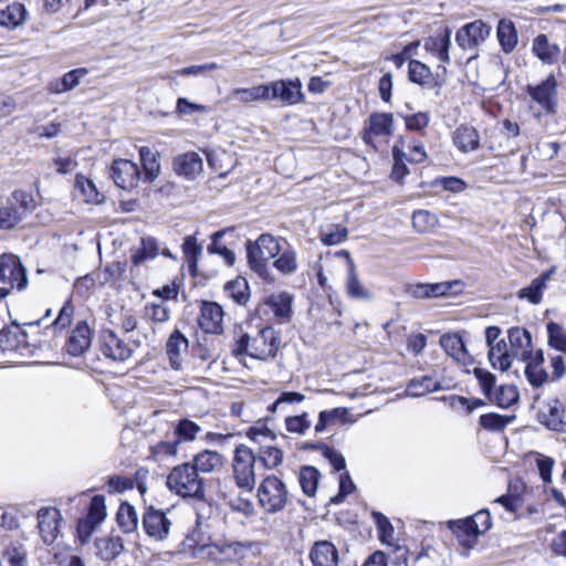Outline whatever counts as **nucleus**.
Masks as SVG:
<instances>
[{
    "mask_svg": "<svg viewBox=\"0 0 566 566\" xmlns=\"http://www.w3.org/2000/svg\"><path fill=\"white\" fill-rule=\"evenodd\" d=\"M166 484L178 496L196 500L206 497L205 480L196 472L190 462L174 467L167 475Z\"/></svg>",
    "mask_w": 566,
    "mask_h": 566,
    "instance_id": "nucleus-1",
    "label": "nucleus"
},
{
    "mask_svg": "<svg viewBox=\"0 0 566 566\" xmlns=\"http://www.w3.org/2000/svg\"><path fill=\"white\" fill-rule=\"evenodd\" d=\"M289 500V491L285 483L274 474H269L261 481L258 488V501L266 513L282 511Z\"/></svg>",
    "mask_w": 566,
    "mask_h": 566,
    "instance_id": "nucleus-2",
    "label": "nucleus"
},
{
    "mask_svg": "<svg viewBox=\"0 0 566 566\" xmlns=\"http://www.w3.org/2000/svg\"><path fill=\"white\" fill-rule=\"evenodd\" d=\"M250 544L238 541H219L196 548L195 555L214 564H224L243 558Z\"/></svg>",
    "mask_w": 566,
    "mask_h": 566,
    "instance_id": "nucleus-3",
    "label": "nucleus"
},
{
    "mask_svg": "<svg viewBox=\"0 0 566 566\" xmlns=\"http://www.w3.org/2000/svg\"><path fill=\"white\" fill-rule=\"evenodd\" d=\"M282 244L270 233H262L254 242L247 244V256L250 268L262 275L266 272V263L281 251Z\"/></svg>",
    "mask_w": 566,
    "mask_h": 566,
    "instance_id": "nucleus-4",
    "label": "nucleus"
},
{
    "mask_svg": "<svg viewBox=\"0 0 566 566\" xmlns=\"http://www.w3.org/2000/svg\"><path fill=\"white\" fill-rule=\"evenodd\" d=\"M255 462L256 457L250 448L244 444H240L235 448L232 462V474L239 489L248 492H251L254 489Z\"/></svg>",
    "mask_w": 566,
    "mask_h": 566,
    "instance_id": "nucleus-5",
    "label": "nucleus"
},
{
    "mask_svg": "<svg viewBox=\"0 0 566 566\" xmlns=\"http://www.w3.org/2000/svg\"><path fill=\"white\" fill-rule=\"evenodd\" d=\"M0 281L10 287L15 286L19 291L27 286L25 269L15 255L2 254L0 256Z\"/></svg>",
    "mask_w": 566,
    "mask_h": 566,
    "instance_id": "nucleus-6",
    "label": "nucleus"
},
{
    "mask_svg": "<svg viewBox=\"0 0 566 566\" xmlns=\"http://www.w3.org/2000/svg\"><path fill=\"white\" fill-rule=\"evenodd\" d=\"M251 357L265 360L276 355L280 346V337L277 332L268 326L258 332L252 337L251 345Z\"/></svg>",
    "mask_w": 566,
    "mask_h": 566,
    "instance_id": "nucleus-7",
    "label": "nucleus"
},
{
    "mask_svg": "<svg viewBox=\"0 0 566 566\" xmlns=\"http://www.w3.org/2000/svg\"><path fill=\"white\" fill-rule=\"evenodd\" d=\"M269 101H281L284 104L294 105L303 99L302 84L295 81H273L266 84Z\"/></svg>",
    "mask_w": 566,
    "mask_h": 566,
    "instance_id": "nucleus-8",
    "label": "nucleus"
},
{
    "mask_svg": "<svg viewBox=\"0 0 566 566\" xmlns=\"http://www.w3.org/2000/svg\"><path fill=\"white\" fill-rule=\"evenodd\" d=\"M491 28L481 20H475L460 28L455 34V41L463 50H474L490 34Z\"/></svg>",
    "mask_w": 566,
    "mask_h": 566,
    "instance_id": "nucleus-9",
    "label": "nucleus"
},
{
    "mask_svg": "<svg viewBox=\"0 0 566 566\" xmlns=\"http://www.w3.org/2000/svg\"><path fill=\"white\" fill-rule=\"evenodd\" d=\"M556 88V78L554 75H549L538 85H528L527 93L546 113H555L557 106Z\"/></svg>",
    "mask_w": 566,
    "mask_h": 566,
    "instance_id": "nucleus-10",
    "label": "nucleus"
},
{
    "mask_svg": "<svg viewBox=\"0 0 566 566\" xmlns=\"http://www.w3.org/2000/svg\"><path fill=\"white\" fill-rule=\"evenodd\" d=\"M39 534L44 544L51 545L60 533L62 515L55 507H41L36 514Z\"/></svg>",
    "mask_w": 566,
    "mask_h": 566,
    "instance_id": "nucleus-11",
    "label": "nucleus"
},
{
    "mask_svg": "<svg viewBox=\"0 0 566 566\" xmlns=\"http://www.w3.org/2000/svg\"><path fill=\"white\" fill-rule=\"evenodd\" d=\"M310 558L313 566H356L355 563L346 564L340 558L336 546L329 541H317L311 548Z\"/></svg>",
    "mask_w": 566,
    "mask_h": 566,
    "instance_id": "nucleus-12",
    "label": "nucleus"
},
{
    "mask_svg": "<svg viewBox=\"0 0 566 566\" xmlns=\"http://www.w3.org/2000/svg\"><path fill=\"white\" fill-rule=\"evenodd\" d=\"M171 522L166 513L154 507H148L143 515V528L155 541L167 538Z\"/></svg>",
    "mask_w": 566,
    "mask_h": 566,
    "instance_id": "nucleus-13",
    "label": "nucleus"
},
{
    "mask_svg": "<svg viewBox=\"0 0 566 566\" xmlns=\"http://www.w3.org/2000/svg\"><path fill=\"white\" fill-rule=\"evenodd\" d=\"M111 171L115 185L124 190L135 188L140 177L138 166L128 159L114 160Z\"/></svg>",
    "mask_w": 566,
    "mask_h": 566,
    "instance_id": "nucleus-14",
    "label": "nucleus"
},
{
    "mask_svg": "<svg viewBox=\"0 0 566 566\" xmlns=\"http://www.w3.org/2000/svg\"><path fill=\"white\" fill-rule=\"evenodd\" d=\"M101 350L106 357L117 361H125L133 355L128 343L111 329H104L101 334Z\"/></svg>",
    "mask_w": 566,
    "mask_h": 566,
    "instance_id": "nucleus-15",
    "label": "nucleus"
},
{
    "mask_svg": "<svg viewBox=\"0 0 566 566\" xmlns=\"http://www.w3.org/2000/svg\"><path fill=\"white\" fill-rule=\"evenodd\" d=\"M293 296L287 292L271 294L259 307L260 313L272 312L280 323L289 322L292 314Z\"/></svg>",
    "mask_w": 566,
    "mask_h": 566,
    "instance_id": "nucleus-16",
    "label": "nucleus"
},
{
    "mask_svg": "<svg viewBox=\"0 0 566 566\" xmlns=\"http://www.w3.org/2000/svg\"><path fill=\"white\" fill-rule=\"evenodd\" d=\"M198 324L205 333L221 334L223 332L222 307L216 302H202Z\"/></svg>",
    "mask_w": 566,
    "mask_h": 566,
    "instance_id": "nucleus-17",
    "label": "nucleus"
},
{
    "mask_svg": "<svg viewBox=\"0 0 566 566\" xmlns=\"http://www.w3.org/2000/svg\"><path fill=\"white\" fill-rule=\"evenodd\" d=\"M565 407L558 399L546 402L538 412V420L551 430L566 432Z\"/></svg>",
    "mask_w": 566,
    "mask_h": 566,
    "instance_id": "nucleus-18",
    "label": "nucleus"
},
{
    "mask_svg": "<svg viewBox=\"0 0 566 566\" xmlns=\"http://www.w3.org/2000/svg\"><path fill=\"white\" fill-rule=\"evenodd\" d=\"M338 255H343L346 259L347 264V277H346V293L350 298L369 301L371 298V293L365 287V285L360 282L355 263L350 258L349 252L343 250L338 253Z\"/></svg>",
    "mask_w": 566,
    "mask_h": 566,
    "instance_id": "nucleus-19",
    "label": "nucleus"
},
{
    "mask_svg": "<svg viewBox=\"0 0 566 566\" xmlns=\"http://www.w3.org/2000/svg\"><path fill=\"white\" fill-rule=\"evenodd\" d=\"M93 333L86 322L81 321L69 336L65 349L76 357L83 355L91 346Z\"/></svg>",
    "mask_w": 566,
    "mask_h": 566,
    "instance_id": "nucleus-20",
    "label": "nucleus"
},
{
    "mask_svg": "<svg viewBox=\"0 0 566 566\" xmlns=\"http://www.w3.org/2000/svg\"><path fill=\"white\" fill-rule=\"evenodd\" d=\"M440 345L443 350L457 363L468 366L473 364V357L468 352L463 339L457 333H448L441 336Z\"/></svg>",
    "mask_w": 566,
    "mask_h": 566,
    "instance_id": "nucleus-21",
    "label": "nucleus"
},
{
    "mask_svg": "<svg viewBox=\"0 0 566 566\" xmlns=\"http://www.w3.org/2000/svg\"><path fill=\"white\" fill-rule=\"evenodd\" d=\"M394 133V118L388 113H374L369 116V126L365 130L363 139L366 144H373L374 136H390Z\"/></svg>",
    "mask_w": 566,
    "mask_h": 566,
    "instance_id": "nucleus-22",
    "label": "nucleus"
},
{
    "mask_svg": "<svg viewBox=\"0 0 566 566\" xmlns=\"http://www.w3.org/2000/svg\"><path fill=\"white\" fill-rule=\"evenodd\" d=\"M96 556L105 562L114 560L124 551L123 538L114 533L105 534L95 539Z\"/></svg>",
    "mask_w": 566,
    "mask_h": 566,
    "instance_id": "nucleus-23",
    "label": "nucleus"
},
{
    "mask_svg": "<svg viewBox=\"0 0 566 566\" xmlns=\"http://www.w3.org/2000/svg\"><path fill=\"white\" fill-rule=\"evenodd\" d=\"M533 54L546 65L555 64L560 55V49L556 43L549 42L546 34H538L532 42Z\"/></svg>",
    "mask_w": 566,
    "mask_h": 566,
    "instance_id": "nucleus-24",
    "label": "nucleus"
},
{
    "mask_svg": "<svg viewBox=\"0 0 566 566\" xmlns=\"http://www.w3.org/2000/svg\"><path fill=\"white\" fill-rule=\"evenodd\" d=\"M454 284H457V282L410 284L407 286L406 292L415 298L440 297L448 295Z\"/></svg>",
    "mask_w": 566,
    "mask_h": 566,
    "instance_id": "nucleus-25",
    "label": "nucleus"
},
{
    "mask_svg": "<svg viewBox=\"0 0 566 566\" xmlns=\"http://www.w3.org/2000/svg\"><path fill=\"white\" fill-rule=\"evenodd\" d=\"M187 350L188 339L179 329H175L166 343V353L171 368L180 369L182 357Z\"/></svg>",
    "mask_w": 566,
    "mask_h": 566,
    "instance_id": "nucleus-26",
    "label": "nucleus"
},
{
    "mask_svg": "<svg viewBox=\"0 0 566 566\" xmlns=\"http://www.w3.org/2000/svg\"><path fill=\"white\" fill-rule=\"evenodd\" d=\"M159 253V247L157 240L147 237L140 240V245L132 254V266L130 272L134 275L139 271L140 265L147 261L154 260Z\"/></svg>",
    "mask_w": 566,
    "mask_h": 566,
    "instance_id": "nucleus-27",
    "label": "nucleus"
},
{
    "mask_svg": "<svg viewBox=\"0 0 566 566\" xmlns=\"http://www.w3.org/2000/svg\"><path fill=\"white\" fill-rule=\"evenodd\" d=\"M553 273L554 269H551L532 280L528 286L517 292V297L520 300H527L532 304H539Z\"/></svg>",
    "mask_w": 566,
    "mask_h": 566,
    "instance_id": "nucleus-28",
    "label": "nucleus"
},
{
    "mask_svg": "<svg viewBox=\"0 0 566 566\" xmlns=\"http://www.w3.org/2000/svg\"><path fill=\"white\" fill-rule=\"evenodd\" d=\"M509 342L511 355H513L514 358L520 360L521 358H527L525 355L528 354L530 348L533 347L532 336L527 329L512 327L509 331Z\"/></svg>",
    "mask_w": 566,
    "mask_h": 566,
    "instance_id": "nucleus-29",
    "label": "nucleus"
},
{
    "mask_svg": "<svg viewBox=\"0 0 566 566\" xmlns=\"http://www.w3.org/2000/svg\"><path fill=\"white\" fill-rule=\"evenodd\" d=\"M175 171L187 178H195L202 170V159L193 151L177 156L174 159Z\"/></svg>",
    "mask_w": 566,
    "mask_h": 566,
    "instance_id": "nucleus-30",
    "label": "nucleus"
},
{
    "mask_svg": "<svg viewBox=\"0 0 566 566\" xmlns=\"http://www.w3.org/2000/svg\"><path fill=\"white\" fill-rule=\"evenodd\" d=\"M451 45V29L446 28L443 33L430 36L424 42V49L443 62L449 63V49Z\"/></svg>",
    "mask_w": 566,
    "mask_h": 566,
    "instance_id": "nucleus-31",
    "label": "nucleus"
},
{
    "mask_svg": "<svg viewBox=\"0 0 566 566\" xmlns=\"http://www.w3.org/2000/svg\"><path fill=\"white\" fill-rule=\"evenodd\" d=\"M106 505L104 497L96 495L91 500L88 514L85 521L78 523L77 531L82 533L83 528H88L87 535L105 518Z\"/></svg>",
    "mask_w": 566,
    "mask_h": 566,
    "instance_id": "nucleus-32",
    "label": "nucleus"
},
{
    "mask_svg": "<svg viewBox=\"0 0 566 566\" xmlns=\"http://www.w3.org/2000/svg\"><path fill=\"white\" fill-rule=\"evenodd\" d=\"M283 243L273 265L280 273L292 275L298 270L296 251L287 241L283 240Z\"/></svg>",
    "mask_w": 566,
    "mask_h": 566,
    "instance_id": "nucleus-33",
    "label": "nucleus"
},
{
    "mask_svg": "<svg viewBox=\"0 0 566 566\" xmlns=\"http://www.w3.org/2000/svg\"><path fill=\"white\" fill-rule=\"evenodd\" d=\"M489 360L494 368L506 371L511 368L514 359L511 355L510 345L504 339H500L489 348Z\"/></svg>",
    "mask_w": 566,
    "mask_h": 566,
    "instance_id": "nucleus-34",
    "label": "nucleus"
},
{
    "mask_svg": "<svg viewBox=\"0 0 566 566\" xmlns=\"http://www.w3.org/2000/svg\"><path fill=\"white\" fill-rule=\"evenodd\" d=\"M454 145L463 153L473 151L480 146L478 130L472 126H459L453 133Z\"/></svg>",
    "mask_w": 566,
    "mask_h": 566,
    "instance_id": "nucleus-35",
    "label": "nucleus"
},
{
    "mask_svg": "<svg viewBox=\"0 0 566 566\" xmlns=\"http://www.w3.org/2000/svg\"><path fill=\"white\" fill-rule=\"evenodd\" d=\"M28 19V11L22 3L13 2L4 10H0V25L8 29H15L22 25Z\"/></svg>",
    "mask_w": 566,
    "mask_h": 566,
    "instance_id": "nucleus-36",
    "label": "nucleus"
},
{
    "mask_svg": "<svg viewBox=\"0 0 566 566\" xmlns=\"http://www.w3.org/2000/svg\"><path fill=\"white\" fill-rule=\"evenodd\" d=\"M196 472L199 473H211L217 469L221 468L222 455L217 451L205 450L193 457L190 462Z\"/></svg>",
    "mask_w": 566,
    "mask_h": 566,
    "instance_id": "nucleus-37",
    "label": "nucleus"
},
{
    "mask_svg": "<svg viewBox=\"0 0 566 566\" xmlns=\"http://www.w3.org/2000/svg\"><path fill=\"white\" fill-rule=\"evenodd\" d=\"M321 479L319 471L312 465L301 468L298 473V483L305 495L313 497L316 494Z\"/></svg>",
    "mask_w": 566,
    "mask_h": 566,
    "instance_id": "nucleus-38",
    "label": "nucleus"
},
{
    "mask_svg": "<svg viewBox=\"0 0 566 566\" xmlns=\"http://www.w3.org/2000/svg\"><path fill=\"white\" fill-rule=\"evenodd\" d=\"M230 96L244 104L258 101L269 102V88H266V84L248 88H234Z\"/></svg>",
    "mask_w": 566,
    "mask_h": 566,
    "instance_id": "nucleus-39",
    "label": "nucleus"
},
{
    "mask_svg": "<svg viewBox=\"0 0 566 566\" xmlns=\"http://www.w3.org/2000/svg\"><path fill=\"white\" fill-rule=\"evenodd\" d=\"M305 400V396L296 391H283L276 400L268 407L269 412L289 413L292 411V406L301 403Z\"/></svg>",
    "mask_w": 566,
    "mask_h": 566,
    "instance_id": "nucleus-40",
    "label": "nucleus"
},
{
    "mask_svg": "<svg viewBox=\"0 0 566 566\" xmlns=\"http://www.w3.org/2000/svg\"><path fill=\"white\" fill-rule=\"evenodd\" d=\"M497 39L505 53L512 52L517 44V33L512 21L501 20L497 25Z\"/></svg>",
    "mask_w": 566,
    "mask_h": 566,
    "instance_id": "nucleus-41",
    "label": "nucleus"
},
{
    "mask_svg": "<svg viewBox=\"0 0 566 566\" xmlns=\"http://www.w3.org/2000/svg\"><path fill=\"white\" fill-rule=\"evenodd\" d=\"M440 389V384L430 376L413 378L407 386V395L410 397H421L429 392Z\"/></svg>",
    "mask_w": 566,
    "mask_h": 566,
    "instance_id": "nucleus-42",
    "label": "nucleus"
},
{
    "mask_svg": "<svg viewBox=\"0 0 566 566\" xmlns=\"http://www.w3.org/2000/svg\"><path fill=\"white\" fill-rule=\"evenodd\" d=\"M263 467L268 470H273L280 467L284 459L283 451L275 446H262L260 447L258 454H255Z\"/></svg>",
    "mask_w": 566,
    "mask_h": 566,
    "instance_id": "nucleus-43",
    "label": "nucleus"
},
{
    "mask_svg": "<svg viewBox=\"0 0 566 566\" xmlns=\"http://www.w3.org/2000/svg\"><path fill=\"white\" fill-rule=\"evenodd\" d=\"M87 74L85 69L72 70L63 75L60 81L50 84V91L53 93H63L73 90L78 83L81 77Z\"/></svg>",
    "mask_w": 566,
    "mask_h": 566,
    "instance_id": "nucleus-44",
    "label": "nucleus"
},
{
    "mask_svg": "<svg viewBox=\"0 0 566 566\" xmlns=\"http://www.w3.org/2000/svg\"><path fill=\"white\" fill-rule=\"evenodd\" d=\"M116 520L119 527L125 533H132L137 528L138 515L134 506L129 503L125 502L119 505Z\"/></svg>",
    "mask_w": 566,
    "mask_h": 566,
    "instance_id": "nucleus-45",
    "label": "nucleus"
},
{
    "mask_svg": "<svg viewBox=\"0 0 566 566\" xmlns=\"http://www.w3.org/2000/svg\"><path fill=\"white\" fill-rule=\"evenodd\" d=\"M224 291L229 297L240 305H244L250 298L249 285L245 279L237 277L228 282Z\"/></svg>",
    "mask_w": 566,
    "mask_h": 566,
    "instance_id": "nucleus-46",
    "label": "nucleus"
},
{
    "mask_svg": "<svg viewBox=\"0 0 566 566\" xmlns=\"http://www.w3.org/2000/svg\"><path fill=\"white\" fill-rule=\"evenodd\" d=\"M200 431V426L192 420L187 418L180 419L174 428V433L177 437L175 441L178 442V446L180 442L193 441Z\"/></svg>",
    "mask_w": 566,
    "mask_h": 566,
    "instance_id": "nucleus-47",
    "label": "nucleus"
},
{
    "mask_svg": "<svg viewBox=\"0 0 566 566\" xmlns=\"http://www.w3.org/2000/svg\"><path fill=\"white\" fill-rule=\"evenodd\" d=\"M139 157L144 167L145 176L149 181L156 179L160 171V165L156 154L148 147H140Z\"/></svg>",
    "mask_w": 566,
    "mask_h": 566,
    "instance_id": "nucleus-48",
    "label": "nucleus"
},
{
    "mask_svg": "<svg viewBox=\"0 0 566 566\" xmlns=\"http://www.w3.org/2000/svg\"><path fill=\"white\" fill-rule=\"evenodd\" d=\"M182 252L187 260L189 270L195 272L199 256L202 254V247L198 244L197 238L195 235H188L185 238L182 243Z\"/></svg>",
    "mask_w": 566,
    "mask_h": 566,
    "instance_id": "nucleus-49",
    "label": "nucleus"
},
{
    "mask_svg": "<svg viewBox=\"0 0 566 566\" xmlns=\"http://www.w3.org/2000/svg\"><path fill=\"white\" fill-rule=\"evenodd\" d=\"M75 187L82 193L84 200L88 203H99L103 200V196L97 191L92 180L77 175L75 180Z\"/></svg>",
    "mask_w": 566,
    "mask_h": 566,
    "instance_id": "nucleus-50",
    "label": "nucleus"
},
{
    "mask_svg": "<svg viewBox=\"0 0 566 566\" xmlns=\"http://www.w3.org/2000/svg\"><path fill=\"white\" fill-rule=\"evenodd\" d=\"M178 452V442L159 441L149 448L148 459L155 462L164 461L166 458L176 457Z\"/></svg>",
    "mask_w": 566,
    "mask_h": 566,
    "instance_id": "nucleus-51",
    "label": "nucleus"
},
{
    "mask_svg": "<svg viewBox=\"0 0 566 566\" xmlns=\"http://www.w3.org/2000/svg\"><path fill=\"white\" fill-rule=\"evenodd\" d=\"M224 235V230L217 231L211 235V243L208 245L207 251L210 254H219L223 258L228 265H233L235 261V254L232 250L226 245L220 244L221 238Z\"/></svg>",
    "mask_w": 566,
    "mask_h": 566,
    "instance_id": "nucleus-52",
    "label": "nucleus"
},
{
    "mask_svg": "<svg viewBox=\"0 0 566 566\" xmlns=\"http://www.w3.org/2000/svg\"><path fill=\"white\" fill-rule=\"evenodd\" d=\"M548 344L551 347L566 353V329L555 322L547 324Z\"/></svg>",
    "mask_w": 566,
    "mask_h": 566,
    "instance_id": "nucleus-53",
    "label": "nucleus"
},
{
    "mask_svg": "<svg viewBox=\"0 0 566 566\" xmlns=\"http://www.w3.org/2000/svg\"><path fill=\"white\" fill-rule=\"evenodd\" d=\"M438 218L428 210H418L412 214L413 228L419 232H427L438 224Z\"/></svg>",
    "mask_w": 566,
    "mask_h": 566,
    "instance_id": "nucleus-54",
    "label": "nucleus"
},
{
    "mask_svg": "<svg viewBox=\"0 0 566 566\" xmlns=\"http://www.w3.org/2000/svg\"><path fill=\"white\" fill-rule=\"evenodd\" d=\"M347 410L345 408H334L331 410L321 411L318 415V420L314 427L315 432H323L328 426L334 424L338 419L343 418Z\"/></svg>",
    "mask_w": 566,
    "mask_h": 566,
    "instance_id": "nucleus-55",
    "label": "nucleus"
},
{
    "mask_svg": "<svg viewBox=\"0 0 566 566\" xmlns=\"http://www.w3.org/2000/svg\"><path fill=\"white\" fill-rule=\"evenodd\" d=\"M431 75L432 73L429 66L424 63L417 60H411L409 62V78L411 82L426 85L430 82Z\"/></svg>",
    "mask_w": 566,
    "mask_h": 566,
    "instance_id": "nucleus-56",
    "label": "nucleus"
},
{
    "mask_svg": "<svg viewBox=\"0 0 566 566\" xmlns=\"http://www.w3.org/2000/svg\"><path fill=\"white\" fill-rule=\"evenodd\" d=\"M311 428V420L307 412L285 418V429L290 433L305 434Z\"/></svg>",
    "mask_w": 566,
    "mask_h": 566,
    "instance_id": "nucleus-57",
    "label": "nucleus"
},
{
    "mask_svg": "<svg viewBox=\"0 0 566 566\" xmlns=\"http://www.w3.org/2000/svg\"><path fill=\"white\" fill-rule=\"evenodd\" d=\"M518 399V392L513 386H500L495 391L492 401L501 408H509Z\"/></svg>",
    "mask_w": 566,
    "mask_h": 566,
    "instance_id": "nucleus-58",
    "label": "nucleus"
},
{
    "mask_svg": "<svg viewBox=\"0 0 566 566\" xmlns=\"http://www.w3.org/2000/svg\"><path fill=\"white\" fill-rule=\"evenodd\" d=\"M3 556L10 566H27L28 564V553L22 545H9L6 547Z\"/></svg>",
    "mask_w": 566,
    "mask_h": 566,
    "instance_id": "nucleus-59",
    "label": "nucleus"
},
{
    "mask_svg": "<svg viewBox=\"0 0 566 566\" xmlns=\"http://www.w3.org/2000/svg\"><path fill=\"white\" fill-rule=\"evenodd\" d=\"M473 374L479 381L483 395L488 399L492 400V389L494 388L496 382L495 376L483 368H474Z\"/></svg>",
    "mask_w": 566,
    "mask_h": 566,
    "instance_id": "nucleus-60",
    "label": "nucleus"
},
{
    "mask_svg": "<svg viewBox=\"0 0 566 566\" xmlns=\"http://www.w3.org/2000/svg\"><path fill=\"white\" fill-rule=\"evenodd\" d=\"M74 315V307L70 301L65 302L59 312L57 317L52 322L51 328L55 332L69 327L72 323Z\"/></svg>",
    "mask_w": 566,
    "mask_h": 566,
    "instance_id": "nucleus-61",
    "label": "nucleus"
},
{
    "mask_svg": "<svg viewBox=\"0 0 566 566\" xmlns=\"http://www.w3.org/2000/svg\"><path fill=\"white\" fill-rule=\"evenodd\" d=\"M525 376L533 387H541L549 380L543 366H525Z\"/></svg>",
    "mask_w": 566,
    "mask_h": 566,
    "instance_id": "nucleus-62",
    "label": "nucleus"
},
{
    "mask_svg": "<svg viewBox=\"0 0 566 566\" xmlns=\"http://www.w3.org/2000/svg\"><path fill=\"white\" fill-rule=\"evenodd\" d=\"M509 423V419L497 413H485L480 417V424L488 430L501 431Z\"/></svg>",
    "mask_w": 566,
    "mask_h": 566,
    "instance_id": "nucleus-63",
    "label": "nucleus"
},
{
    "mask_svg": "<svg viewBox=\"0 0 566 566\" xmlns=\"http://www.w3.org/2000/svg\"><path fill=\"white\" fill-rule=\"evenodd\" d=\"M21 221L20 212L14 207L0 208V229L14 228Z\"/></svg>",
    "mask_w": 566,
    "mask_h": 566,
    "instance_id": "nucleus-64",
    "label": "nucleus"
}]
</instances>
